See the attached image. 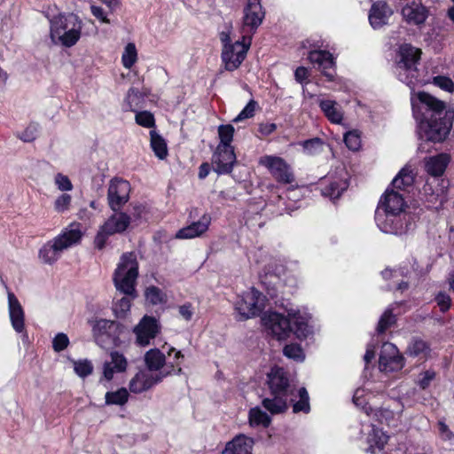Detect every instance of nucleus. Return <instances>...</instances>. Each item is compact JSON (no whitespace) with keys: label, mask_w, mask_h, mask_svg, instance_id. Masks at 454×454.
<instances>
[{"label":"nucleus","mask_w":454,"mask_h":454,"mask_svg":"<svg viewBox=\"0 0 454 454\" xmlns=\"http://www.w3.org/2000/svg\"><path fill=\"white\" fill-rule=\"evenodd\" d=\"M421 119L419 131L421 137L432 142H442L452 127L453 112L445 111V103L427 92H419Z\"/></svg>","instance_id":"f257e3e1"},{"label":"nucleus","mask_w":454,"mask_h":454,"mask_svg":"<svg viewBox=\"0 0 454 454\" xmlns=\"http://www.w3.org/2000/svg\"><path fill=\"white\" fill-rule=\"evenodd\" d=\"M309 319V314L295 309H289L287 317L277 312H269L262 317L267 333L278 340H286L291 332L299 339L306 338L311 333Z\"/></svg>","instance_id":"f03ea898"},{"label":"nucleus","mask_w":454,"mask_h":454,"mask_svg":"<svg viewBox=\"0 0 454 454\" xmlns=\"http://www.w3.org/2000/svg\"><path fill=\"white\" fill-rule=\"evenodd\" d=\"M138 276V262L134 253L121 255L114 273V283L118 291L126 294L114 304V311L118 317H124L129 310L130 296L135 294V284Z\"/></svg>","instance_id":"7ed1b4c3"},{"label":"nucleus","mask_w":454,"mask_h":454,"mask_svg":"<svg viewBox=\"0 0 454 454\" xmlns=\"http://www.w3.org/2000/svg\"><path fill=\"white\" fill-rule=\"evenodd\" d=\"M50 37L56 44L66 48L74 46L82 35L83 20L74 12H59L48 16Z\"/></svg>","instance_id":"20e7f679"},{"label":"nucleus","mask_w":454,"mask_h":454,"mask_svg":"<svg viewBox=\"0 0 454 454\" xmlns=\"http://www.w3.org/2000/svg\"><path fill=\"white\" fill-rule=\"evenodd\" d=\"M270 396L262 400V406L271 414L282 413L287 409L288 396L293 395L289 379L283 368L274 367L268 373Z\"/></svg>","instance_id":"39448f33"},{"label":"nucleus","mask_w":454,"mask_h":454,"mask_svg":"<svg viewBox=\"0 0 454 454\" xmlns=\"http://www.w3.org/2000/svg\"><path fill=\"white\" fill-rule=\"evenodd\" d=\"M231 30L232 26L229 24L219 34V38L223 44L221 58L227 71H234L239 67L246 59L251 44V39L243 35L241 40L232 43L231 38Z\"/></svg>","instance_id":"423d86ee"},{"label":"nucleus","mask_w":454,"mask_h":454,"mask_svg":"<svg viewBox=\"0 0 454 454\" xmlns=\"http://www.w3.org/2000/svg\"><path fill=\"white\" fill-rule=\"evenodd\" d=\"M181 358H183V355L174 348H167L164 345L162 350L152 348L145 355V363L147 367L145 370L153 372L170 371L171 373L175 367L180 365Z\"/></svg>","instance_id":"0eeeda50"},{"label":"nucleus","mask_w":454,"mask_h":454,"mask_svg":"<svg viewBox=\"0 0 454 454\" xmlns=\"http://www.w3.org/2000/svg\"><path fill=\"white\" fill-rule=\"evenodd\" d=\"M262 0H247L243 8L240 21V33L248 39L256 32L265 18V11L261 4Z\"/></svg>","instance_id":"6e6552de"},{"label":"nucleus","mask_w":454,"mask_h":454,"mask_svg":"<svg viewBox=\"0 0 454 454\" xmlns=\"http://www.w3.org/2000/svg\"><path fill=\"white\" fill-rule=\"evenodd\" d=\"M265 307V296L254 288L239 296L235 303V309L245 320L259 315Z\"/></svg>","instance_id":"1a4fd4ad"},{"label":"nucleus","mask_w":454,"mask_h":454,"mask_svg":"<svg viewBox=\"0 0 454 454\" xmlns=\"http://www.w3.org/2000/svg\"><path fill=\"white\" fill-rule=\"evenodd\" d=\"M131 217L124 212L116 211L100 227L95 237L94 244L98 249H102L109 236L121 233L127 230Z\"/></svg>","instance_id":"9d476101"},{"label":"nucleus","mask_w":454,"mask_h":454,"mask_svg":"<svg viewBox=\"0 0 454 454\" xmlns=\"http://www.w3.org/2000/svg\"><path fill=\"white\" fill-rule=\"evenodd\" d=\"M375 221L379 229L388 234L402 235L408 229L404 213L376 210Z\"/></svg>","instance_id":"9b49d317"},{"label":"nucleus","mask_w":454,"mask_h":454,"mask_svg":"<svg viewBox=\"0 0 454 454\" xmlns=\"http://www.w3.org/2000/svg\"><path fill=\"white\" fill-rule=\"evenodd\" d=\"M93 337L98 345L106 348L116 345L119 340V324L107 319L97 320L93 326Z\"/></svg>","instance_id":"f8f14e48"},{"label":"nucleus","mask_w":454,"mask_h":454,"mask_svg":"<svg viewBox=\"0 0 454 454\" xmlns=\"http://www.w3.org/2000/svg\"><path fill=\"white\" fill-rule=\"evenodd\" d=\"M131 191L130 184L122 178H113L107 190V202L109 207L114 211H120L129 201Z\"/></svg>","instance_id":"ddd939ff"},{"label":"nucleus","mask_w":454,"mask_h":454,"mask_svg":"<svg viewBox=\"0 0 454 454\" xmlns=\"http://www.w3.org/2000/svg\"><path fill=\"white\" fill-rule=\"evenodd\" d=\"M169 374L170 371L167 372H153L151 371L141 370L129 380V390L133 394L144 393L161 382L162 380Z\"/></svg>","instance_id":"4468645a"},{"label":"nucleus","mask_w":454,"mask_h":454,"mask_svg":"<svg viewBox=\"0 0 454 454\" xmlns=\"http://www.w3.org/2000/svg\"><path fill=\"white\" fill-rule=\"evenodd\" d=\"M260 164L267 168L278 183L292 184L294 181L290 166L280 157L265 155L260 159Z\"/></svg>","instance_id":"2eb2a0df"},{"label":"nucleus","mask_w":454,"mask_h":454,"mask_svg":"<svg viewBox=\"0 0 454 454\" xmlns=\"http://www.w3.org/2000/svg\"><path fill=\"white\" fill-rule=\"evenodd\" d=\"M403 356L399 353L397 348L390 342H384L379 357L380 370L385 372H398L403 369Z\"/></svg>","instance_id":"dca6fc26"},{"label":"nucleus","mask_w":454,"mask_h":454,"mask_svg":"<svg viewBox=\"0 0 454 454\" xmlns=\"http://www.w3.org/2000/svg\"><path fill=\"white\" fill-rule=\"evenodd\" d=\"M136 342L142 347L148 346L160 332L158 321L149 316H145L133 330Z\"/></svg>","instance_id":"f3484780"},{"label":"nucleus","mask_w":454,"mask_h":454,"mask_svg":"<svg viewBox=\"0 0 454 454\" xmlns=\"http://www.w3.org/2000/svg\"><path fill=\"white\" fill-rule=\"evenodd\" d=\"M82 238V232L80 224L73 223L51 240L54 243V246H56L62 253L63 251L79 244Z\"/></svg>","instance_id":"a211bd4d"},{"label":"nucleus","mask_w":454,"mask_h":454,"mask_svg":"<svg viewBox=\"0 0 454 454\" xmlns=\"http://www.w3.org/2000/svg\"><path fill=\"white\" fill-rule=\"evenodd\" d=\"M236 162L234 148H216L212 158L214 170L219 175L231 172Z\"/></svg>","instance_id":"6ab92c4d"},{"label":"nucleus","mask_w":454,"mask_h":454,"mask_svg":"<svg viewBox=\"0 0 454 454\" xmlns=\"http://www.w3.org/2000/svg\"><path fill=\"white\" fill-rule=\"evenodd\" d=\"M211 220L210 215L204 214L198 221L192 222L188 226L180 229L176 232V238L179 239H188L200 237L208 230Z\"/></svg>","instance_id":"aec40b11"},{"label":"nucleus","mask_w":454,"mask_h":454,"mask_svg":"<svg viewBox=\"0 0 454 454\" xmlns=\"http://www.w3.org/2000/svg\"><path fill=\"white\" fill-rule=\"evenodd\" d=\"M393 14V10L383 1L374 3L369 12V22L374 29L382 27L387 24L389 18Z\"/></svg>","instance_id":"412c9836"},{"label":"nucleus","mask_w":454,"mask_h":454,"mask_svg":"<svg viewBox=\"0 0 454 454\" xmlns=\"http://www.w3.org/2000/svg\"><path fill=\"white\" fill-rule=\"evenodd\" d=\"M405 202L397 192L387 189L381 197L376 210L403 213Z\"/></svg>","instance_id":"4be33fe9"},{"label":"nucleus","mask_w":454,"mask_h":454,"mask_svg":"<svg viewBox=\"0 0 454 454\" xmlns=\"http://www.w3.org/2000/svg\"><path fill=\"white\" fill-rule=\"evenodd\" d=\"M8 309L12 325L17 333H22L25 328V314L21 304L13 293L8 292Z\"/></svg>","instance_id":"5701e85b"},{"label":"nucleus","mask_w":454,"mask_h":454,"mask_svg":"<svg viewBox=\"0 0 454 454\" xmlns=\"http://www.w3.org/2000/svg\"><path fill=\"white\" fill-rule=\"evenodd\" d=\"M309 59L312 64H317L318 68L322 71L323 74L333 81L334 78V72L328 70L333 68L335 65L333 55L326 51H311L309 54Z\"/></svg>","instance_id":"b1692460"},{"label":"nucleus","mask_w":454,"mask_h":454,"mask_svg":"<svg viewBox=\"0 0 454 454\" xmlns=\"http://www.w3.org/2000/svg\"><path fill=\"white\" fill-rule=\"evenodd\" d=\"M403 20L411 25H421L427 18V10L419 3L411 2L402 9Z\"/></svg>","instance_id":"393cba45"},{"label":"nucleus","mask_w":454,"mask_h":454,"mask_svg":"<svg viewBox=\"0 0 454 454\" xmlns=\"http://www.w3.org/2000/svg\"><path fill=\"white\" fill-rule=\"evenodd\" d=\"M254 443L253 438L240 434L226 443L222 454H252Z\"/></svg>","instance_id":"a878e982"},{"label":"nucleus","mask_w":454,"mask_h":454,"mask_svg":"<svg viewBox=\"0 0 454 454\" xmlns=\"http://www.w3.org/2000/svg\"><path fill=\"white\" fill-rule=\"evenodd\" d=\"M363 431H366L367 434V452L376 454L377 451H380L383 450L385 444L387 442L388 437L387 434H384L382 430L375 427L373 425H367L364 427Z\"/></svg>","instance_id":"bb28decb"},{"label":"nucleus","mask_w":454,"mask_h":454,"mask_svg":"<svg viewBox=\"0 0 454 454\" xmlns=\"http://www.w3.org/2000/svg\"><path fill=\"white\" fill-rule=\"evenodd\" d=\"M110 357L111 361L106 362L103 366V377L108 381L114 378V373L123 372L128 367V361L122 354L114 351Z\"/></svg>","instance_id":"cd10ccee"},{"label":"nucleus","mask_w":454,"mask_h":454,"mask_svg":"<svg viewBox=\"0 0 454 454\" xmlns=\"http://www.w3.org/2000/svg\"><path fill=\"white\" fill-rule=\"evenodd\" d=\"M319 107L329 121L333 124L342 123L344 112L338 102L331 99H321Z\"/></svg>","instance_id":"c85d7f7f"},{"label":"nucleus","mask_w":454,"mask_h":454,"mask_svg":"<svg viewBox=\"0 0 454 454\" xmlns=\"http://www.w3.org/2000/svg\"><path fill=\"white\" fill-rule=\"evenodd\" d=\"M450 160V156L446 153H440L438 155L429 157L425 162L426 171L430 176H440L444 173Z\"/></svg>","instance_id":"c756f323"},{"label":"nucleus","mask_w":454,"mask_h":454,"mask_svg":"<svg viewBox=\"0 0 454 454\" xmlns=\"http://www.w3.org/2000/svg\"><path fill=\"white\" fill-rule=\"evenodd\" d=\"M421 51L411 44L404 43L399 47L398 60L396 62H403L406 66L416 67L420 59Z\"/></svg>","instance_id":"7c9ffc66"},{"label":"nucleus","mask_w":454,"mask_h":454,"mask_svg":"<svg viewBox=\"0 0 454 454\" xmlns=\"http://www.w3.org/2000/svg\"><path fill=\"white\" fill-rule=\"evenodd\" d=\"M395 74L399 81L412 87L418 78V69L416 67L406 66L403 62H396Z\"/></svg>","instance_id":"2f4dec72"},{"label":"nucleus","mask_w":454,"mask_h":454,"mask_svg":"<svg viewBox=\"0 0 454 454\" xmlns=\"http://www.w3.org/2000/svg\"><path fill=\"white\" fill-rule=\"evenodd\" d=\"M414 173L411 167H403L392 181V186L397 190L405 191L414 183Z\"/></svg>","instance_id":"473e14b6"},{"label":"nucleus","mask_w":454,"mask_h":454,"mask_svg":"<svg viewBox=\"0 0 454 454\" xmlns=\"http://www.w3.org/2000/svg\"><path fill=\"white\" fill-rule=\"evenodd\" d=\"M61 252L54 246L52 240L48 241L39 250V258L41 261L47 264H52L59 260Z\"/></svg>","instance_id":"72a5a7b5"},{"label":"nucleus","mask_w":454,"mask_h":454,"mask_svg":"<svg viewBox=\"0 0 454 454\" xmlns=\"http://www.w3.org/2000/svg\"><path fill=\"white\" fill-rule=\"evenodd\" d=\"M150 137L151 148L153 149L155 155L160 160L165 159L168 155V148L163 137L160 136L155 130L150 131Z\"/></svg>","instance_id":"f704fd0d"},{"label":"nucleus","mask_w":454,"mask_h":454,"mask_svg":"<svg viewBox=\"0 0 454 454\" xmlns=\"http://www.w3.org/2000/svg\"><path fill=\"white\" fill-rule=\"evenodd\" d=\"M249 424L251 427H268L270 424V416L262 411L259 407L252 408L248 414Z\"/></svg>","instance_id":"c9c22d12"},{"label":"nucleus","mask_w":454,"mask_h":454,"mask_svg":"<svg viewBox=\"0 0 454 454\" xmlns=\"http://www.w3.org/2000/svg\"><path fill=\"white\" fill-rule=\"evenodd\" d=\"M234 127L231 124L220 125L218 127V137L220 143L216 148H233L231 142L234 136Z\"/></svg>","instance_id":"e433bc0d"},{"label":"nucleus","mask_w":454,"mask_h":454,"mask_svg":"<svg viewBox=\"0 0 454 454\" xmlns=\"http://www.w3.org/2000/svg\"><path fill=\"white\" fill-rule=\"evenodd\" d=\"M348 184L346 180H337L331 182L329 185L322 190L324 196L329 197L331 200L338 199L340 194L348 188Z\"/></svg>","instance_id":"4c0bfd02"},{"label":"nucleus","mask_w":454,"mask_h":454,"mask_svg":"<svg viewBox=\"0 0 454 454\" xmlns=\"http://www.w3.org/2000/svg\"><path fill=\"white\" fill-rule=\"evenodd\" d=\"M128 399L129 392L125 387H121L120 389L113 392H106V403L108 405H123L128 402Z\"/></svg>","instance_id":"58836bf2"},{"label":"nucleus","mask_w":454,"mask_h":454,"mask_svg":"<svg viewBox=\"0 0 454 454\" xmlns=\"http://www.w3.org/2000/svg\"><path fill=\"white\" fill-rule=\"evenodd\" d=\"M71 362L73 364L75 374L80 378L84 379L92 374L94 367L91 361L89 359H72Z\"/></svg>","instance_id":"ea45409f"},{"label":"nucleus","mask_w":454,"mask_h":454,"mask_svg":"<svg viewBox=\"0 0 454 454\" xmlns=\"http://www.w3.org/2000/svg\"><path fill=\"white\" fill-rule=\"evenodd\" d=\"M137 59V51L136 45L133 43H129L121 56V62L125 68L129 69L136 63Z\"/></svg>","instance_id":"a19ab883"},{"label":"nucleus","mask_w":454,"mask_h":454,"mask_svg":"<svg viewBox=\"0 0 454 454\" xmlns=\"http://www.w3.org/2000/svg\"><path fill=\"white\" fill-rule=\"evenodd\" d=\"M299 401L295 402L293 405L294 412L300 411L308 413L310 410L309 394L305 387H301L298 391Z\"/></svg>","instance_id":"79ce46f5"},{"label":"nucleus","mask_w":454,"mask_h":454,"mask_svg":"<svg viewBox=\"0 0 454 454\" xmlns=\"http://www.w3.org/2000/svg\"><path fill=\"white\" fill-rule=\"evenodd\" d=\"M145 298L153 305H158L166 302V294L156 286H149L145 290Z\"/></svg>","instance_id":"37998d69"},{"label":"nucleus","mask_w":454,"mask_h":454,"mask_svg":"<svg viewBox=\"0 0 454 454\" xmlns=\"http://www.w3.org/2000/svg\"><path fill=\"white\" fill-rule=\"evenodd\" d=\"M72 204V196L68 193H61L59 195L53 203V208L57 213L67 212Z\"/></svg>","instance_id":"c03bdc74"},{"label":"nucleus","mask_w":454,"mask_h":454,"mask_svg":"<svg viewBox=\"0 0 454 454\" xmlns=\"http://www.w3.org/2000/svg\"><path fill=\"white\" fill-rule=\"evenodd\" d=\"M402 412V409L393 411L387 408L380 409L375 412L380 422L390 424L394 419H399Z\"/></svg>","instance_id":"a18cd8bd"},{"label":"nucleus","mask_w":454,"mask_h":454,"mask_svg":"<svg viewBox=\"0 0 454 454\" xmlns=\"http://www.w3.org/2000/svg\"><path fill=\"white\" fill-rule=\"evenodd\" d=\"M427 345L422 340H415L410 343L407 348V354L411 356H426L427 351Z\"/></svg>","instance_id":"49530a36"},{"label":"nucleus","mask_w":454,"mask_h":454,"mask_svg":"<svg viewBox=\"0 0 454 454\" xmlns=\"http://www.w3.org/2000/svg\"><path fill=\"white\" fill-rule=\"evenodd\" d=\"M283 353L286 357L292 358L295 361L301 362L304 359L303 350L297 344L286 345L283 349Z\"/></svg>","instance_id":"de8ad7c7"},{"label":"nucleus","mask_w":454,"mask_h":454,"mask_svg":"<svg viewBox=\"0 0 454 454\" xmlns=\"http://www.w3.org/2000/svg\"><path fill=\"white\" fill-rule=\"evenodd\" d=\"M344 142L350 150L356 151L361 145L360 134L357 130L348 131L344 135Z\"/></svg>","instance_id":"09e8293b"},{"label":"nucleus","mask_w":454,"mask_h":454,"mask_svg":"<svg viewBox=\"0 0 454 454\" xmlns=\"http://www.w3.org/2000/svg\"><path fill=\"white\" fill-rule=\"evenodd\" d=\"M257 103L254 100H250L243 110L233 119L234 122H239L246 119L252 118L254 115Z\"/></svg>","instance_id":"8fccbe9b"},{"label":"nucleus","mask_w":454,"mask_h":454,"mask_svg":"<svg viewBox=\"0 0 454 454\" xmlns=\"http://www.w3.org/2000/svg\"><path fill=\"white\" fill-rule=\"evenodd\" d=\"M395 321V316L390 309H387L381 317L380 318L377 331L380 333H384L388 327H390Z\"/></svg>","instance_id":"3c124183"},{"label":"nucleus","mask_w":454,"mask_h":454,"mask_svg":"<svg viewBox=\"0 0 454 454\" xmlns=\"http://www.w3.org/2000/svg\"><path fill=\"white\" fill-rule=\"evenodd\" d=\"M136 122L145 128H153L155 125L153 115L147 111L138 112L136 114Z\"/></svg>","instance_id":"603ef678"},{"label":"nucleus","mask_w":454,"mask_h":454,"mask_svg":"<svg viewBox=\"0 0 454 454\" xmlns=\"http://www.w3.org/2000/svg\"><path fill=\"white\" fill-rule=\"evenodd\" d=\"M54 184L61 192H69L73 190V184L69 177L62 173H58L54 176Z\"/></svg>","instance_id":"864d4df0"},{"label":"nucleus","mask_w":454,"mask_h":454,"mask_svg":"<svg viewBox=\"0 0 454 454\" xmlns=\"http://www.w3.org/2000/svg\"><path fill=\"white\" fill-rule=\"evenodd\" d=\"M69 345V338L66 333H59L52 340V348L55 352H61Z\"/></svg>","instance_id":"5fc2aeb1"},{"label":"nucleus","mask_w":454,"mask_h":454,"mask_svg":"<svg viewBox=\"0 0 454 454\" xmlns=\"http://www.w3.org/2000/svg\"><path fill=\"white\" fill-rule=\"evenodd\" d=\"M37 133L38 125L31 123L21 133H20L18 137L24 142H31L35 139Z\"/></svg>","instance_id":"6e6d98bb"},{"label":"nucleus","mask_w":454,"mask_h":454,"mask_svg":"<svg viewBox=\"0 0 454 454\" xmlns=\"http://www.w3.org/2000/svg\"><path fill=\"white\" fill-rule=\"evenodd\" d=\"M323 143L319 138H313L303 142L302 146L308 154H316L322 149Z\"/></svg>","instance_id":"4d7b16f0"},{"label":"nucleus","mask_w":454,"mask_h":454,"mask_svg":"<svg viewBox=\"0 0 454 454\" xmlns=\"http://www.w3.org/2000/svg\"><path fill=\"white\" fill-rule=\"evenodd\" d=\"M433 83L446 91L451 92L454 90V82L449 77L435 76L433 79Z\"/></svg>","instance_id":"13d9d810"},{"label":"nucleus","mask_w":454,"mask_h":454,"mask_svg":"<svg viewBox=\"0 0 454 454\" xmlns=\"http://www.w3.org/2000/svg\"><path fill=\"white\" fill-rule=\"evenodd\" d=\"M435 301L437 302V305L439 306L442 312L447 311L451 305V299L450 295L443 292H440L436 297Z\"/></svg>","instance_id":"bf43d9fd"},{"label":"nucleus","mask_w":454,"mask_h":454,"mask_svg":"<svg viewBox=\"0 0 454 454\" xmlns=\"http://www.w3.org/2000/svg\"><path fill=\"white\" fill-rule=\"evenodd\" d=\"M139 99V91L136 89H130L128 91L127 97H126V108L129 111H134L135 106H137V100Z\"/></svg>","instance_id":"052dcab7"},{"label":"nucleus","mask_w":454,"mask_h":454,"mask_svg":"<svg viewBox=\"0 0 454 454\" xmlns=\"http://www.w3.org/2000/svg\"><path fill=\"white\" fill-rule=\"evenodd\" d=\"M90 12H91L92 15L95 18H97L98 20H100L101 22L106 23V24L110 23V20L107 18V15L102 7L92 4L90 6Z\"/></svg>","instance_id":"680f3d73"},{"label":"nucleus","mask_w":454,"mask_h":454,"mask_svg":"<svg viewBox=\"0 0 454 454\" xmlns=\"http://www.w3.org/2000/svg\"><path fill=\"white\" fill-rule=\"evenodd\" d=\"M147 214L146 207L141 203H135L132 205V216L135 220L144 218Z\"/></svg>","instance_id":"e2e57ef3"},{"label":"nucleus","mask_w":454,"mask_h":454,"mask_svg":"<svg viewBox=\"0 0 454 454\" xmlns=\"http://www.w3.org/2000/svg\"><path fill=\"white\" fill-rule=\"evenodd\" d=\"M438 429H439V433L441 434V437L443 440H451L454 437V434L449 429L448 426L444 422L439 421V423H438Z\"/></svg>","instance_id":"0e129e2a"},{"label":"nucleus","mask_w":454,"mask_h":454,"mask_svg":"<svg viewBox=\"0 0 454 454\" xmlns=\"http://www.w3.org/2000/svg\"><path fill=\"white\" fill-rule=\"evenodd\" d=\"M179 314L187 321L191 320L193 315L192 306L190 303L184 304L178 309Z\"/></svg>","instance_id":"69168bd1"},{"label":"nucleus","mask_w":454,"mask_h":454,"mask_svg":"<svg viewBox=\"0 0 454 454\" xmlns=\"http://www.w3.org/2000/svg\"><path fill=\"white\" fill-rule=\"evenodd\" d=\"M309 76V71L304 67H299L294 72V77L297 82L303 84L304 81Z\"/></svg>","instance_id":"338daca9"},{"label":"nucleus","mask_w":454,"mask_h":454,"mask_svg":"<svg viewBox=\"0 0 454 454\" xmlns=\"http://www.w3.org/2000/svg\"><path fill=\"white\" fill-rule=\"evenodd\" d=\"M277 129V125L271 122L261 123L259 126V131L263 136H269Z\"/></svg>","instance_id":"774afa93"}]
</instances>
